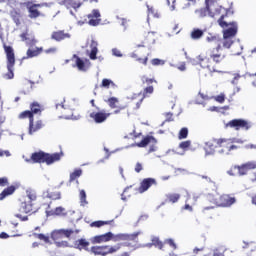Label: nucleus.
Instances as JSON below:
<instances>
[{
	"instance_id": "21",
	"label": "nucleus",
	"mask_w": 256,
	"mask_h": 256,
	"mask_svg": "<svg viewBox=\"0 0 256 256\" xmlns=\"http://www.w3.org/2000/svg\"><path fill=\"white\" fill-rule=\"evenodd\" d=\"M109 241H113V232H107L105 234L96 235L92 238V243L101 244V243H109Z\"/></svg>"
},
{
	"instance_id": "51",
	"label": "nucleus",
	"mask_w": 256,
	"mask_h": 256,
	"mask_svg": "<svg viewBox=\"0 0 256 256\" xmlns=\"http://www.w3.org/2000/svg\"><path fill=\"white\" fill-rule=\"evenodd\" d=\"M189 147H191V140H186L179 144V148L183 149V151H187Z\"/></svg>"
},
{
	"instance_id": "10",
	"label": "nucleus",
	"mask_w": 256,
	"mask_h": 256,
	"mask_svg": "<svg viewBox=\"0 0 256 256\" xmlns=\"http://www.w3.org/2000/svg\"><path fill=\"white\" fill-rule=\"evenodd\" d=\"M221 50V44L212 50L209 51V57L212 59V63L216 65H223L227 63V56L225 54H220L219 51Z\"/></svg>"
},
{
	"instance_id": "14",
	"label": "nucleus",
	"mask_w": 256,
	"mask_h": 256,
	"mask_svg": "<svg viewBox=\"0 0 256 256\" xmlns=\"http://www.w3.org/2000/svg\"><path fill=\"white\" fill-rule=\"evenodd\" d=\"M223 47L225 49H231L232 47V53L234 55H241L243 53V46L239 42L234 43L233 38H224Z\"/></svg>"
},
{
	"instance_id": "29",
	"label": "nucleus",
	"mask_w": 256,
	"mask_h": 256,
	"mask_svg": "<svg viewBox=\"0 0 256 256\" xmlns=\"http://www.w3.org/2000/svg\"><path fill=\"white\" fill-rule=\"evenodd\" d=\"M17 190V187L15 186H8L0 193V201H3L6 197H9V195H13L15 191Z\"/></svg>"
},
{
	"instance_id": "52",
	"label": "nucleus",
	"mask_w": 256,
	"mask_h": 256,
	"mask_svg": "<svg viewBox=\"0 0 256 256\" xmlns=\"http://www.w3.org/2000/svg\"><path fill=\"white\" fill-rule=\"evenodd\" d=\"M111 85H115V83L113 81H111L110 79H107V78H104L102 80V84H101V87H105L106 89H109V87Z\"/></svg>"
},
{
	"instance_id": "6",
	"label": "nucleus",
	"mask_w": 256,
	"mask_h": 256,
	"mask_svg": "<svg viewBox=\"0 0 256 256\" xmlns=\"http://www.w3.org/2000/svg\"><path fill=\"white\" fill-rule=\"evenodd\" d=\"M123 246L122 243L116 245H101V246H92L90 248V253L95 256H107L117 253Z\"/></svg>"
},
{
	"instance_id": "25",
	"label": "nucleus",
	"mask_w": 256,
	"mask_h": 256,
	"mask_svg": "<svg viewBox=\"0 0 256 256\" xmlns=\"http://www.w3.org/2000/svg\"><path fill=\"white\" fill-rule=\"evenodd\" d=\"M41 53H43V47L29 48L26 51V57H23V59H33V57H39Z\"/></svg>"
},
{
	"instance_id": "64",
	"label": "nucleus",
	"mask_w": 256,
	"mask_h": 256,
	"mask_svg": "<svg viewBox=\"0 0 256 256\" xmlns=\"http://www.w3.org/2000/svg\"><path fill=\"white\" fill-rule=\"evenodd\" d=\"M245 149H254L256 151V144H247Z\"/></svg>"
},
{
	"instance_id": "53",
	"label": "nucleus",
	"mask_w": 256,
	"mask_h": 256,
	"mask_svg": "<svg viewBox=\"0 0 256 256\" xmlns=\"http://www.w3.org/2000/svg\"><path fill=\"white\" fill-rule=\"evenodd\" d=\"M164 245H169L174 250L177 249V244H175V241L173 239H166L164 241Z\"/></svg>"
},
{
	"instance_id": "31",
	"label": "nucleus",
	"mask_w": 256,
	"mask_h": 256,
	"mask_svg": "<svg viewBox=\"0 0 256 256\" xmlns=\"http://www.w3.org/2000/svg\"><path fill=\"white\" fill-rule=\"evenodd\" d=\"M149 143H153L154 145H156L157 139H155V137L153 136H146L141 140V142L137 144V147H147Z\"/></svg>"
},
{
	"instance_id": "30",
	"label": "nucleus",
	"mask_w": 256,
	"mask_h": 256,
	"mask_svg": "<svg viewBox=\"0 0 256 256\" xmlns=\"http://www.w3.org/2000/svg\"><path fill=\"white\" fill-rule=\"evenodd\" d=\"M73 59H76V67L78 71H87V69H89L87 64H85V61H83V59L77 56V54L73 55Z\"/></svg>"
},
{
	"instance_id": "3",
	"label": "nucleus",
	"mask_w": 256,
	"mask_h": 256,
	"mask_svg": "<svg viewBox=\"0 0 256 256\" xmlns=\"http://www.w3.org/2000/svg\"><path fill=\"white\" fill-rule=\"evenodd\" d=\"M61 157H63V152L49 154L39 151L32 153L31 161L32 163H46V165H53L56 161H61Z\"/></svg>"
},
{
	"instance_id": "35",
	"label": "nucleus",
	"mask_w": 256,
	"mask_h": 256,
	"mask_svg": "<svg viewBox=\"0 0 256 256\" xmlns=\"http://www.w3.org/2000/svg\"><path fill=\"white\" fill-rule=\"evenodd\" d=\"M151 241H152V243L149 244V247H152V245H153L154 247H158V249H160V250H163V249H164L165 243H163V242L159 239V237H155V236H154V237H152Z\"/></svg>"
},
{
	"instance_id": "15",
	"label": "nucleus",
	"mask_w": 256,
	"mask_h": 256,
	"mask_svg": "<svg viewBox=\"0 0 256 256\" xmlns=\"http://www.w3.org/2000/svg\"><path fill=\"white\" fill-rule=\"evenodd\" d=\"M213 143L215 144L218 153L222 155H229V147H230V140L225 138L214 139Z\"/></svg>"
},
{
	"instance_id": "7",
	"label": "nucleus",
	"mask_w": 256,
	"mask_h": 256,
	"mask_svg": "<svg viewBox=\"0 0 256 256\" xmlns=\"http://www.w3.org/2000/svg\"><path fill=\"white\" fill-rule=\"evenodd\" d=\"M78 233H81L80 229H60V230H54L51 233V239H53L55 241V243L61 241V239H63V237H67V239H69V237H71V235H78Z\"/></svg>"
},
{
	"instance_id": "61",
	"label": "nucleus",
	"mask_w": 256,
	"mask_h": 256,
	"mask_svg": "<svg viewBox=\"0 0 256 256\" xmlns=\"http://www.w3.org/2000/svg\"><path fill=\"white\" fill-rule=\"evenodd\" d=\"M142 169H143V164H141V162H137L135 165V172L141 173Z\"/></svg>"
},
{
	"instance_id": "38",
	"label": "nucleus",
	"mask_w": 256,
	"mask_h": 256,
	"mask_svg": "<svg viewBox=\"0 0 256 256\" xmlns=\"http://www.w3.org/2000/svg\"><path fill=\"white\" fill-rule=\"evenodd\" d=\"M130 57H132V59H135V61H137L138 63H141L142 65H147V62L149 61V57L145 56L144 58H141L139 57V54L135 52L132 53Z\"/></svg>"
},
{
	"instance_id": "8",
	"label": "nucleus",
	"mask_w": 256,
	"mask_h": 256,
	"mask_svg": "<svg viewBox=\"0 0 256 256\" xmlns=\"http://www.w3.org/2000/svg\"><path fill=\"white\" fill-rule=\"evenodd\" d=\"M197 61L200 67H202V69H208V71H210L211 73H217V68L213 64V60L211 56H209V54L208 55L200 54L197 57Z\"/></svg>"
},
{
	"instance_id": "9",
	"label": "nucleus",
	"mask_w": 256,
	"mask_h": 256,
	"mask_svg": "<svg viewBox=\"0 0 256 256\" xmlns=\"http://www.w3.org/2000/svg\"><path fill=\"white\" fill-rule=\"evenodd\" d=\"M155 91V88L153 86H147L143 89L142 97L138 100L135 98H132L130 100V105L132 106L133 111H137V109H140L141 103H143V99L149 97V95H153V92Z\"/></svg>"
},
{
	"instance_id": "60",
	"label": "nucleus",
	"mask_w": 256,
	"mask_h": 256,
	"mask_svg": "<svg viewBox=\"0 0 256 256\" xmlns=\"http://www.w3.org/2000/svg\"><path fill=\"white\" fill-rule=\"evenodd\" d=\"M248 75L251 78V83L253 87H256V73H249Z\"/></svg>"
},
{
	"instance_id": "26",
	"label": "nucleus",
	"mask_w": 256,
	"mask_h": 256,
	"mask_svg": "<svg viewBox=\"0 0 256 256\" xmlns=\"http://www.w3.org/2000/svg\"><path fill=\"white\" fill-rule=\"evenodd\" d=\"M40 129H43V121L37 120L35 123V119L29 123V135H33V133H37V131H40Z\"/></svg>"
},
{
	"instance_id": "56",
	"label": "nucleus",
	"mask_w": 256,
	"mask_h": 256,
	"mask_svg": "<svg viewBox=\"0 0 256 256\" xmlns=\"http://www.w3.org/2000/svg\"><path fill=\"white\" fill-rule=\"evenodd\" d=\"M9 185V179L7 177L0 178V187H7Z\"/></svg>"
},
{
	"instance_id": "4",
	"label": "nucleus",
	"mask_w": 256,
	"mask_h": 256,
	"mask_svg": "<svg viewBox=\"0 0 256 256\" xmlns=\"http://www.w3.org/2000/svg\"><path fill=\"white\" fill-rule=\"evenodd\" d=\"M256 169V161H248L241 165H233L230 167V169L227 171V174L231 177H236L238 175L239 177H244V175H247L249 171H255Z\"/></svg>"
},
{
	"instance_id": "41",
	"label": "nucleus",
	"mask_w": 256,
	"mask_h": 256,
	"mask_svg": "<svg viewBox=\"0 0 256 256\" xmlns=\"http://www.w3.org/2000/svg\"><path fill=\"white\" fill-rule=\"evenodd\" d=\"M47 197L52 201H58L59 199H61V192L59 191L48 192Z\"/></svg>"
},
{
	"instance_id": "44",
	"label": "nucleus",
	"mask_w": 256,
	"mask_h": 256,
	"mask_svg": "<svg viewBox=\"0 0 256 256\" xmlns=\"http://www.w3.org/2000/svg\"><path fill=\"white\" fill-rule=\"evenodd\" d=\"M233 143H238L239 145H243V141L242 140H234V141L230 140L229 153H231V151H235V150L240 148L239 145H235Z\"/></svg>"
},
{
	"instance_id": "55",
	"label": "nucleus",
	"mask_w": 256,
	"mask_h": 256,
	"mask_svg": "<svg viewBox=\"0 0 256 256\" xmlns=\"http://www.w3.org/2000/svg\"><path fill=\"white\" fill-rule=\"evenodd\" d=\"M215 101L218 103H225V94L221 93L215 97Z\"/></svg>"
},
{
	"instance_id": "48",
	"label": "nucleus",
	"mask_w": 256,
	"mask_h": 256,
	"mask_svg": "<svg viewBox=\"0 0 256 256\" xmlns=\"http://www.w3.org/2000/svg\"><path fill=\"white\" fill-rule=\"evenodd\" d=\"M11 17L13 21L16 23V25H19L20 19H21V13L17 12V10H14L11 12Z\"/></svg>"
},
{
	"instance_id": "2",
	"label": "nucleus",
	"mask_w": 256,
	"mask_h": 256,
	"mask_svg": "<svg viewBox=\"0 0 256 256\" xmlns=\"http://www.w3.org/2000/svg\"><path fill=\"white\" fill-rule=\"evenodd\" d=\"M208 203L215 205V207H231V205H235L237 199L229 194L219 193L208 194L206 197Z\"/></svg>"
},
{
	"instance_id": "42",
	"label": "nucleus",
	"mask_w": 256,
	"mask_h": 256,
	"mask_svg": "<svg viewBox=\"0 0 256 256\" xmlns=\"http://www.w3.org/2000/svg\"><path fill=\"white\" fill-rule=\"evenodd\" d=\"M141 82L143 85H148L151 86L152 83H157V80H155L154 78H149L145 75L141 76Z\"/></svg>"
},
{
	"instance_id": "59",
	"label": "nucleus",
	"mask_w": 256,
	"mask_h": 256,
	"mask_svg": "<svg viewBox=\"0 0 256 256\" xmlns=\"http://www.w3.org/2000/svg\"><path fill=\"white\" fill-rule=\"evenodd\" d=\"M44 53H46V55H52L53 53H57V48H55V47L48 48V49L44 50Z\"/></svg>"
},
{
	"instance_id": "49",
	"label": "nucleus",
	"mask_w": 256,
	"mask_h": 256,
	"mask_svg": "<svg viewBox=\"0 0 256 256\" xmlns=\"http://www.w3.org/2000/svg\"><path fill=\"white\" fill-rule=\"evenodd\" d=\"M34 237L36 239H39L40 241H44V243H50V238L49 236L45 235V234H38V233H34Z\"/></svg>"
},
{
	"instance_id": "17",
	"label": "nucleus",
	"mask_w": 256,
	"mask_h": 256,
	"mask_svg": "<svg viewBox=\"0 0 256 256\" xmlns=\"http://www.w3.org/2000/svg\"><path fill=\"white\" fill-rule=\"evenodd\" d=\"M20 39H21V41L26 43V45H28V47H34V45H37V43H39L37 38H35V35L29 33V30L22 32L20 34Z\"/></svg>"
},
{
	"instance_id": "22",
	"label": "nucleus",
	"mask_w": 256,
	"mask_h": 256,
	"mask_svg": "<svg viewBox=\"0 0 256 256\" xmlns=\"http://www.w3.org/2000/svg\"><path fill=\"white\" fill-rule=\"evenodd\" d=\"M228 29L223 31V39H233L237 35L238 27L237 22L228 23Z\"/></svg>"
},
{
	"instance_id": "57",
	"label": "nucleus",
	"mask_w": 256,
	"mask_h": 256,
	"mask_svg": "<svg viewBox=\"0 0 256 256\" xmlns=\"http://www.w3.org/2000/svg\"><path fill=\"white\" fill-rule=\"evenodd\" d=\"M63 211H65V208L61 206L56 207L54 210V215H63Z\"/></svg>"
},
{
	"instance_id": "36",
	"label": "nucleus",
	"mask_w": 256,
	"mask_h": 256,
	"mask_svg": "<svg viewBox=\"0 0 256 256\" xmlns=\"http://www.w3.org/2000/svg\"><path fill=\"white\" fill-rule=\"evenodd\" d=\"M98 49H97V42L95 41H92L91 43V52H90V55H89V58L92 60V61H95V59H97V53H98Z\"/></svg>"
},
{
	"instance_id": "37",
	"label": "nucleus",
	"mask_w": 256,
	"mask_h": 256,
	"mask_svg": "<svg viewBox=\"0 0 256 256\" xmlns=\"http://www.w3.org/2000/svg\"><path fill=\"white\" fill-rule=\"evenodd\" d=\"M113 223V220H107V221H103V220H98V221H94L90 224V227H96L97 229H99V227H103L104 225H111Z\"/></svg>"
},
{
	"instance_id": "33",
	"label": "nucleus",
	"mask_w": 256,
	"mask_h": 256,
	"mask_svg": "<svg viewBox=\"0 0 256 256\" xmlns=\"http://www.w3.org/2000/svg\"><path fill=\"white\" fill-rule=\"evenodd\" d=\"M64 5L67 9H79L83 3L75 0H64Z\"/></svg>"
},
{
	"instance_id": "63",
	"label": "nucleus",
	"mask_w": 256,
	"mask_h": 256,
	"mask_svg": "<svg viewBox=\"0 0 256 256\" xmlns=\"http://www.w3.org/2000/svg\"><path fill=\"white\" fill-rule=\"evenodd\" d=\"M112 53L115 57H123V54H121V51L117 48L112 49Z\"/></svg>"
},
{
	"instance_id": "58",
	"label": "nucleus",
	"mask_w": 256,
	"mask_h": 256,
	"mask_svg": "<svg viewBox=\"0 0 256 256\" xmlns=\"http://www.w3.org/2000/svg\"><path fill=\"white\" fill-rule=\"evenodd\" d=\"M55 243H56V247H69V242L67 241H58Z\"/></svg>"
},
{
	"instance_id": "34",
	"label": "nucleus",
	"mask_w": 256,
	"mask_h": 256,
	"mask_svg": "<svg viewBox=\"0 0 256 256\" xmlns=\"http://www.w3.org/2000/svg\"><path fill=\"white\" fill-rule=\"evenodd\" d=\"M18 119H29V123L31 121H33L35 118L33 116V112H31V110H25L23 112H21L19 115H18Z\"/></svg>"
},
{
	"instance_id": "46",
	"label": "nucleus",
	"mask_w": 256,
	"mask_h": 256,
	"mask_svg": "<svg viewBox=\"0 0 256 256\" xmlns=\"http://www.w3.org/2000/svg\"><path fill=\"white\" fill-rule=\"evenodd\" d=\"M189 137V129L187 128H181V130L178 133V139H187Z\"/></svg>"
},
{
	"instance_id": "11",
	"label": "nucleus",
	"mask_w": 256,
	"mask_h": 256,
	"mask_svg": "<svg viewBox=\"0 0 256 256\" xmlns=\"http://www.w3.org/2000/svg\"><path fill=\"white\" fill-rule=\"evenodd\" d=\"M106 103L109 105L110 109H115L112 112V115H119L125 109H129V107L133 108V104H130L131 101L127 103V105L117 107V103H119V98L117 97H110L106 100Z\"/></svg>"
},
{
	"instance_id": "19",
	"label": "nucleus",
	"mask_w": 256,
	"mask_h": 256,
	"mask_svg": "<svg viewBox=\"0 0 256 256\" xmlns=\"http://www.w3.org/2000/svg\"><path fill=\"white\" fill-rule=\"evenodd\" d=\"M38 7H41V4H33L31 2L26 3V9L29 13L28 17L30 19H37L41 17V12L37 9Z\"/></svg>"
},
{
	"instance_id": "1",
	"label": "nucleus",
	"mask_w": 256,
	"mask_h": 256,
	"mask_svg": "<svg viewBox=\"0 0 256 256\" xmlns=\"http://www.w3.org/2000/svg\"><path fill=\"white\" fill-rule=\"evenodd\" d=\"M206 9L208 12L209 17H212V19H217L218 25L222 29H226L229 27V23L225 21V17H227V14H224L223 11H225V8L217 5V1L215 0H205Z\"/></svg>"
},
{
	"instance_id": "27",
	"label": "nucleus",
	"mask_w": 256,
	"mask_h": 256,
	"mask_svg": "<svg viewBox=\"0 0 256 256\" xmlns=\"http://www.w3.org/2000/svg\"><path fill=\"white\" fill-rule=\"evenodd\" d=\"M42 112H43V106L39 102L34 101L30 103V113H32L34 117L35 115H41Z\"/></svg>"
},
{
	"instance_id": "18",
	"label": "nucleus",
	"mask_w": 256,
	"mask_h": 256,
	"mask_svg": "<svg viewBox=\"0 0 256 256\" xmlns=\"http://www.w3.org/2000/svg\"><path fill=\"white\" fill-rule=\"evenodd\" d=\"M113 113H107L105 111H98L90 113V119H93L95 123H105Z\"/></svg>"
},
{
	"instance_id": "47",
	"label": "nucleus",
	"mask_w": 256,
	"mask_h": 256,
	"mask_svg": "<svg viewBox=\"0 0 256 256\" xmlns=\"http://www.w3.org/2000/svg\"><path fill=\"white\" fill-rule=\"evenodd\" d=\"M145 42L149 44L155 43V32H148L145 36Z\"/></svg>"
},
{
	"instance_id": "45",
	"label": "nucleus",
	"mask_w": 256,
	"mask_h": 256,
	"mask_svg": "<svg viewBox=\"0 0 256 256\" xmlns=\"http://www.w3.org/2000/svg\"><path fill=\"white\" fill-rule=\"evenodd\" d=\"M80 205L82 207H85V205H87V193H85V190H80Z\"/></svg>"
},
{
	"instance_id": "16",
	"label": "nucleus",
	"mask_w": 256,
	"mask_h": 256,
	"mask_svg": "<svg viewBox=\"0 0 256 256\" xmlns=\"http://www.w3.org/2000/svg\"><path fill=\"white\" fill-rule=\"evenodd\" d=\"M88 25L90 27H97V25H101V12L98 9L92 10L90 14L87 15Z\"/></svg>"
},
{
	"instance_id": "39",
	"label": "nucleus",
	"mask_w": 256,
	"mask_h": 256,
	"mask_svg": "<svg viewBox=\"0 0 256 256\" xmlns=\"http://www.w3.org/2000/svg\"><path fill=\"white\" fill-rule=\"evenodd\" d=\"M26 201H30V203H33V201H37V192L34 190H27L26 191Z\"/></svg>"
},
{
	"instance_id": "50",
	"label": "nucleus",
	"mask_w": 256,
	"mask_h": 256,
	"mask_svg": "<svg viewBox=\"0 0 256 256\" xmlns=\"http://www.w3.org/2000/svg\"><path fill=\"white\" fill-rule=\"evenodd\" d=\"M167 199L170 203H177V201H179V199H181V195L180 194H169L167 196Z\"/></svg>"
},
{
	"instance_id": "40",
	"label": "nucleus",
	"mask_w": 256,
	"mask_h": 256,
	"mask_svg": "<svg viewBox=\"0 0 256 256\" xmlns=\"http://www.w3.org/2000/svg\"><path fill=\"white\" fill-rule=\"evenodd\" d=\"M83 175V170L81 169H75L71 174H70V179L69 183H73V181H76V179H79Z\"/></svg>"
},
{
	"instance_id": "54",
	"label": "nucleus",
	"mask_w": 256,
	"mask_h": 256,
	"mask_svg": "<svg viewBox=\"0 0 256 256\" xmlns=\"http://www.w3.org/2000/svg\"><path fill=\"white\" fill-rule=\"evenodd\" d=\"M152 65L154 66H159V65H165V61L159 59V58H154L151 60Z\"/></svg>"
},
{
	"instance_id": "28",
	"label": "nucleus",
	"mask_w": 256,
	"mask_h": 256,
	"mask_svg": "<svg viewBox=\"0 0 256 256\" xmlns=\"http://www.w3.org/2000/svg\"><path fill=\"white\" fill-rule=\"evenodd\" d=\"M89 245H90L89 241H87L86 239H83V238H81L75 242V247H76V249H79V251H81L83 249H84V251H89Z\"/></svg>"
},
{
	"instance_id": "32",
	"label": "nucleus",
	"mask_w": 256,
	"mask_h": 256,
	"mask_svg": "<svg viewBox=\"0 0 256 256\" xmlns=\"http://www.w3.org/2000/svg\"><path fill=\"white\" fill-rule=\"evenodd\" d=\"M204 35L205 31L199 28H194L190 33V37L193 39V41H199V39H202Z\"/></svg>"
},
{
	"instance_id": "24",
	"label": "nucleus",
	"mask_w": 256,
	"mask_h": 256,
	"mask_svg": "<svg viewBox=\"0 0 256 256\" xmlns=\"http://www.w3.org/2000/svg\"><path fill=\"white\" fill-rule=\"evenodd\" d=\"M20 213H35V208H33V203L31 201H28L27 199H24V201L20 204Z\"/></svg>"
},
{
	"instance_id": "13",
	"label": "nucleus",
	"mask_w": 256,
	"mask_h": 256,
	"mask_svg": "<svg viewBox=\"0 0 256 256\" xmlns=\"http://www.w3.org/2000/svg\"><path fill=\"white\" fill-rule=\"evenodd\" d=\"M140 234H141V232H134L132 234H128V233L113 234L112 233V241L114 243L137 241V237H139Z\"/></svg>"
},
{
	"instance_id": "43",
	"label": "nucleus",
	"mask_w": 256,
	"mask_h": 256,
	"mask_svg": "<svg viewBox=\"0 0 256 256\" xmlns=\"http://www.w3.org/2000/svg\"><path fill=\"white\" fill-rule=\"evenodd\" d=\"M148 9V15H151V17H155L156 19H159L161 17V14L159 11H157L153 6H147Z\"/></svg>"
},
{
	"instance_id": "62",
	"label": "nucleus",
	"mask_w": 256,
	"mask_h": 256,
	"mask_svg": "<svg viewBox=\"0 0 256 256\" xmlns=\"http://www.w3.org/2000/svg\"><path fill=\"white\" fill-rule=\"evenodd\" d=\"M225 251H221V250H219V249H216V250H214V252L213 253H211L212 254V256H225Z\"/></svg>"
},
{
	"instance_id": "20",
	"label": "nucleus",
	"mask_w": 256,
	"mask_h": 256,
	"mask_svg": "<svg viewBox=\"0 0 256 256\" xmlns=\"http://www.w3.org/2000/svg\"><path fill=\"white\" fill-rule=\"evenodd\" d=\"M153 185H157V180L155 178H144L140 183L138 192L145 193V191H149Z\"/></svg>"
},
{
	"instance_id": "12",
	"label": "nucleus",
	"mask_w": 256,
	"mask_h": 256,
	"mask_svg": "<svg viewBox=\"0 0 256 256\" xmlns=\"http://www.w3.org/2000/svg\"><path fill=\"white\" fill-rule=\"evenodd\" d=\"M226 127L235 129V131H241V129L249 131V129H251V124L245 119H233L226 124Z\"/></svg>"
},
{
	"instance_id": "5",
	"label": "nucleus",
	"mask_w": 256,
	"mask_h": 256,
	"mask_svg": "<svg viewBox=\"0 0 256 256\" xmlns=\"http://www.w3.org/2000/svg\"><path fill=\"white\" fill-rule=\"evenodd\" d=\"M4 52L6 54V66L8 72L4 75L6 79H13L15 74L13 73L15 69V50L11 46H7V44L3 45Z\"/></svg>"
},
{
	"instance_id": "23",
	"label": "nucleus",
	"mask_w": 256,
	"mask_h": 256,
	"mask_svg": "<svg viewBox=\"0 0 256 256\" xmlns=\"http://www.w3.org/2000/svg\"><path fill=\"white\" fill-rule=\"evenodd\" d=\"M51 39L53 41L61 42L65 41V39H71V34L65 32V30H57L52 32Z\"/></svg>"
}]
</instances>
